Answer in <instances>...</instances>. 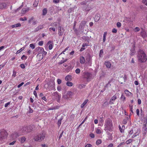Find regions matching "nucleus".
<instances>
[{
  "label": "nucleus",
  "instance_id": "1",
  "mask_svg": "<svg viewBox=\"0 0 147 147\" xmlns=\"http://www.w3.org/2000/svg\"><path fill=\"white\" fill-rule=\"evenodd\" d=\"M32 131V129L30 128V127L28 126L25 127H22L19 131V133L17 134V133L14 132L11 134L10 136V138L13 140L16 139L18 136L21 135H23L26 133Z\"/></svg>",
  "mask_w": 147,
  "mask_h": 147
},
{
  "label": "nucleus",
  "instance_id": "2",
  "mask_svg": "<svg viewBox=\"0 0 147 147\" xmlns=\"http://www.w3.org/2000/svg\"><path fill=\"white\" fill-rule=\"evenodd\" d=\"M32 131V129L30 128V127L28 126L25 127H22L19 131V133L17 134V133L14 132L11 134L10 136V138L13 140L16 139L18 136L21 135H23L26 133Z\"/></svg>",
  "mask_w": 147,
  "mask_h": 147
},
{
  "label": "nucleus",
  "instance_id": "3",
  "mask_svg": "<svg viewBox=\"0 0 147 147\" xmlns=\"http://www.w3.org/2000/svg\"><path fill=\"white\" fill-rule=\"evenodd\" d=\"M137 57L138 61L141 63H144L147 60V56L144 51L140 49L138 51Z\"/></svg>",
  "mask_w": 147,
  "mask_h": 147
},
{
  "label": "nucleus",
  "instance_id": "4",
  "mask_svg": "<svg viewBox=\"0 0 147 147\" xmlns=\"http://www.w3.org/2000/svg\"><path fill=\"white\" fill-rule=\"evenodd\" d=\"M8 133L4 129L0 130V141L2 143L6 142Z\"/></svg>",
  "mask_w": 147,
  "mask_h": 147
},
{
  "label": "nucleus",
  "instance_id": "5",
  "mask_svg": "<svg viewBox=\"0 0 147 147\" xmlns=\"http://www.w3.org/2000/svg\"><path fill=\"white\" fill-rule=\"evenodd\" d=\"M45 133L42 132L38 134L35 136L34 139L35 141L41 142L45 138Z\"/></svg>",
  "mask_w": 147,
  "mask_h": 147
},
{
  "label": "nucleus",
  "instance_id": "6",
  "mask_svg": "<svg viewBox=\"0 0 147 147\" xmlns=\"http://www.w3.org/2000/svg\"><path fill=\"white\" fill-rule=\"evenodd\" d=\"M82 76L84 80L88 82L90 81L91 80L92 74L88 72H85L83 73Z\"/></svg>",
  "mask_w": 147,
  "mask_h": 147
},
{
  "label": "nucleus",
  "instance_id": "7",
  "mask_svg": "<svg viewBox=\"0 0 147 147\" xmlns=\"http://www.w3.org/2000/svg\"><path fill=\"white\" fill-rule=\"evenodd\" d=\"M104 126H105V129L109 130L113 127V122L112 120L109 118L106 120L105 121Z\"/></svg>",
  "mask_w": 147,
  "mask_h": 147
},
{
  "label": "nucleus",
  "instance_id": "8",
  "mask_svg": "<svg viewBox=\"0 0 147 147\" xmlns=\"http://www.w3.org/2000/svg\"><path fill=\"white\" fill-rule=\"evenodd\" d=\"M34 51L38 53V54H42L44 51V49L42 47H38L35 49Z\"/></svg>",
  "mask_w": 147,
  "mask_h": 147
},
{
  "label": "nucleus",
  "instance_id": "9",
  "mask_svg": "<svg viewBox=\"0 0 147 147\" xmlns=\"http://www.w3.org/2000/svg\"><path fill=\"white\" fill-rule=\"evenodd\" d=\"M47 45H49V49L50 50H51L53 46V41L49 40L47 43Z\"/></svg>",
  "mask_w": 147,
  "mask_h": 147
},
{
  "label": "nucleus",
  "instance_id": "10",
  "mask_svg": "<svg viewBox=\"0 0 147 147\" xmlns=\"http://www.w3.org/2000/svg\"><path fill=\"white\" fill-rule=\"evenodd\" d=\"M117 99V96L116 94H115L110 99L109 103L110 104H114V101L115 100Z\"/></svg>",
  "mask_w": 147,
  "mask_h": 147
},
{
  "label": "nucleus",
  "instance_id": "11",
  "mask_svg": "<svg viewBox=\"0 0 147 147\" xmlns=\"http://www.w3.org/2000/svg\"><path fill=\"white\" fill-rule=\"evenodd\" d=\"M147 120L146 119L145 122H144V124L142 127V130L144 131L145 133H146L147 131V127H146Z\"/></svg>",
  "mask_w": 147,
  "mask_h": 147
},
{
  "label": "nucleus",
  "instance_id": "12",
  "mask_svg": "<svg viewBox=\"0 0 147 147\" xmlns=\"http://www.w3.org/2000/svg\"><path fill=\"white\" fill-rule=\"evenodd\" d=\"M36 57L39 61L41 60L43 58V55L41 54H38L36 56Z\"/></svg>",
  "mask_w": 147,
  "mask_h": 147
},
{
  "label": "nucleus",
  "instance_id": "13",
  "mask_svg": "<svg viewBox=\"0 0 147 147\" xmlns=\"http://www.w3.org/2000/svg\"><path fill=\"white\" fill-rule=\"evenodd\" d=\"M68 48V47H67L58 56V58H59L60 59L62 58V59H63V57L62 56L63 53H64L67 50ZM63 54H64V53H63Z\"/></svg>",
  "mask_w": 147,
  "mask_h": 147
},
{
  "label": "nucleus",
  "instance_id": "14",
  "mask_svg": "<svg viewBox=\"0 0 147 147\" xmlns=\"http://www.w3.org/2000/svg\"><path fill=\"white\" fill-rule=\"evenodd\" d=\"M124 92L126 95L127 96H131L132 93L130 92H129L127 90H125L124 91Z\"/></svg>",
  "mask_w": 147,
  "mask_h": 147
},
{
  "label": "nucleus",
  "instance_id": "15",
  "mask_svg": "<svg viewBox=\"0 0 147 147\" xmlns=\"http://www.w3.org/2000/svg\"><path fill=\"white\" fill-rule=\"evenodd\" d=\"M119 129L121 133H122L124 132L125 128L124 125H122V127H121V126L119 125Z\"/></svg>",
  "mask_w": 147,
  "mask_h": 147
},
{
  "label": "nucleus",
  "instance_id": "16",
  "mask_svg": "<svg viewBox=\"0 0 147 147\" xmlns=\"http://www.w3.org/2000/svg\"><path fill=\"white\" fill-rule=\"evenodd\" d=\"M141 34L143 38H144L147 36L146 32L144 30H143L141 32Z\"/></svg>",
  "mask_w": 147,
  "mask_h": 147
},
{
  "label": "nucleus",
  "instance_id": "17",
  "mask_svg": "<svg viewBox=\"0 0 147 147\" xmlns=\"http://www.w3.org/2000/svg\"><path fill=\"white\" fill-rule=\"evenodd\" d=\"M105 64L108 68H110L111 67V65L110 62L109 61H105Z\"/></svg>",
  "mask_w": 147,
  "mask_h": 147
},
{
  "label": "nucleus",
  "instance_id": "18",
  "mask_svg": "<svg viewBox=\"0 0 147 147\" xmlns=\"http://www.w3.org/2000/svg\"><path fill=\"white\" fill-rule=\"evenodd\" d=\"M26 140V138L24 136L21 137L20 139H19V141L20 142L21 144L24 143Z\"/></svg>",
  "mask_w": 147,
  "mask_h": 147
},
{
  "label": "nucleus",
  "instance_id": "19",
  "mask_svg": "<svg viewBox=\"0 0 147 147\" xmlns=\"http://www.w3.org/2000/svg\"><path fill=\"white\" fill-rule=\"evenodd\" d=\"M80 62L82 64H83L85 63V59L83 56H81L80 58Z\"/></svg>",
  "mask_w": 147,
  "mask_h": 147
},
{
  "label": "nucleus",
  "instance_id": "20",
  "mask_svg": "<svg viewBox=\"0 0 147 147\" xmlns=\"http://www.w3.org/2000/svg\"><path fill=\"white\" fill-rule=\"evenodd\" d=\"M88 101V99H87L85 100L83 103L81 105V108H83Z\"/></svg>",
  "mask_w": 147,
  "mask_h": 147
},
{
  "label": "nucleus",
  "instance_id": "21",
  "mask_svg": "<svg viewBox=\"0 0 147 147\" xmlns=\"http://www.w3.org/2000/svg\"><path fill=\"white\" fill-rule=\"evenodd\" d=\"M72 77L70 75H67L65 77V80L66 81H71V80Z\"/></svg>",
  "mask_w": 147,
  "mask_h": 147
},
{
  "label": "nucleus",
  "instance_id": "22",
  "mask_svg": "<svg viewBox=\"0 0 147 147\" xmlns=\"http://www.w3.org/2000/svg\"><path fill=\"white\" fill-rule=\"evenodd\" d=\"M21 26V24L20 23H18L15 25H12L11 26V27L12 28H14L18 27H20Z\"/></svg>",
  "mask_w": 147,
  "mask_h": 147
},
{
  "label": "nucleus",
  "instance_id": "23",
  "mask_svg": "<svg viewBox=\"0 0 147 147\" xmlns=\"http://www.w3.org/2000/svg\"><path fill=\"white\" fill-rule=\"evenodd\" d=\"M56 97L57 99V101L59 102H60L61 98V95L57 94Z\"/></svg>",
  "mask_w": 147,
  "mask_h": 147
},
{
  "label": "nucleus",
  "instance_id": "24",
  "mask_svg": "<svg viewBox=\"0 0 147 147\" xmlns=\"http://www.w3.org/2000/svg\"><path fill=\"white\" fill-rule=\"evenodd\" d=\"M6 5L5 3H0V8L2 9L5 8L6 6Z\"/></svg>",
  "mask_w": 147,
  "mask_h": 147
},
{
  "label": "nucleus",
  "instance_id": "25",
  "mask_svg": "<svg viewBox=\"0 0 147 147\" xmlns=\"http://www.w3.org/2000/svg\"><path fill=\"white\" fill-rule=\"evenodd\" d=\"M38 0H35V2L33 3V6L35 7H36L38 5Z\"/></svg>",
  "mask_w": 147,
  "mask_h": 147
},
{
  "label": "nucleus",
  "instance_id": "26",
  "mask_svg": "<svg viewBox=\"0 0 147 147\" xmlns=\"http://www.w3.org/2000/svg\"><path fill=\"white\" fill-rule=\"evenodd\" d=\"M107 32H105L103 36V42H105L106 41V37L107 35Z\"/></svg>",
  "mask_w": 147,
  "mask_h": 147
},
{
  "label": "nucleus",
  "instance_id": "27",
  "mask_svg": "<svg viewBox=\"0 0 147 147\" xmlns=\"http://www.w3.org/2000/svg\"><path fill=\"white\" fill-rule=\"evenodd\" d=\"M47 13V8H44L42 10V13L43 15L44 16Z\"/></svg>",
  "mask_w": 147,
  "mask_h": 147
},
{
  "label": "nucleus",
  "instance_id": "28",
  "mask_svg": "<svg viewBox=\"0 0 147 147\" xmlns=\"http://www.w3.org/2000/svg\"><path fill=\"white\" fill-rule=\"evenodd\" d=\"M86 23V22L85 21H83L81 23L80 26H81L82 27L83 26H84L85 25Z\"/></svg>",
  "mask_w": 147,
  "mask_h": 147
},
{
  "label": "nucleus",
  "instance_id": "29",
  "mask_svg": "<svg viewBox=\"0 0 147 147\" xmlns=\"http://www.w3.org/2000/svg\"><path fill=\"white\" fill-rule=\"evenodd\" d=\"M62 119V118H61L60 119H59V120H58L57 124L59 127L61 125V121Z\"/></svg>",
  "mask_w": 147,
  "mask_h": 147
},
{
  "label": "nucleus",
  "instance_id": "30",
  "mask_svg": "<svg viewBox=\"0 0 147 147\" xmlns=\"http://www.w3.org/2000/svg\"><path fill=\"white\" fill-rule=\"evenodd\" d=\"M66 85L68 86H72L73 84L70 82L67 81L66 83Z\"/></svg>",
  "mask_w": 147,
  "mask_h": 147
},
{
  "label": "nucleus",
  "instance_id": "31",
  "mask_svg": "<svg viewBox=\"0 0 147 147\" xmlns=\"http://www.w3.org/2000/svg\"><path fill=\"white\" fill-rule=\"evenodd\" d=\"M102 143V140L100 139H98L96 140V144L97 145H98Z\"/></svg>",
  "mask_w": 147,
  "mask_h": 147
},
{
  "label": "nucleus",
  "instance_id": "32",
  "mask_svg": "<svg viewBox=\"0 0 147 147\" xmlns=\"http://www.w3.org/2000/svg\"><path fill=\"white\" fill-rule=\"evenodd\" d=\"M25 49V47H22L21 48L20 50L18 51L16 53V54H18L21 51Z\"/></svg>",
  "mask_w": 147,
  "mask_h": 147
},
{
  "label": "nucleus",
  "instance_id": "33",
  "mask_svg": "<svg viewBox=\"0 0 147 147\" xmlns=\"http://www.w3.org/2000/svg\"><path fill=\"white\" fill-rule=\"evenodd\" d=\"M132 140L131 139H129L127 140L126 142V143L127 144H128L132 142Z\"/></svg>",
  "mask_w": 147,
  "mask_h": 147
},
{
  "label": "nucleus",
  "instance_id": "34",
  "mask_svg": "<svg viewBox=\"0 0 147 147\" xmlns=\"http://www.w3.org/2000/svg\"><path fill=\"white\" fill-rule=\"evenodd\" d=\"M28 9H22V14H25L26 13V12L28 11Z\"/></svg>",
  "mask_w": 147,
  "mask_h": 147
},
{
  "label": "nucleus",
  "instance_id": "35",
  "mask_svg": "<svg viewBox=\"0 0 147 147\" xmlns=\"http://www.w3.org/2000/svg\"><path fill=\"white\" fill-rule=\"evenodd\" d=\"M121 100L123 101H125V100L126 98L123 94H122L121 96Z\"/></svg>",
  "mask_w": 147,
  "mask_h": 147
},
{
  "label": "nucleus",
  "instance_id": "36",
  "mask_svg": "<svg viewBox=\"0 0 147 147\" xmlns=\"http://www.w3.org/2000/svg\"><path fill=\"white\" fill-rule=\"evenodd\" d=\"M49 30L50 32H51V30H52L53 32L56 31V28H55L51 27L49 28Z\"/></svg>",
  "mask_w": 147,
  "mask_h": 147
},
{
  "label": "nucleus",
  "instance_id": "37",
  "mask_svg": "<svg viewBox=\"0 0 147 147\" xmlns=\"http://www.w3.org/2000/svg\"><path fill=\"white\" fill-rule=\"evenodd\" d=\"M85 86H86V85L84 84H80V85H79V88L80 89H82L84 88Z\"/></svg>",
  "mask_w": 147,
  "mask_h": 147
},
{
  "label": "nucleus",
  "instance_id": "38",
  "mask_svg": "<svg viewBox=\"0 0 147 147\" xmlns=\"http://www.w3.org/2000/svg\"><path fill=\"white\" fill-rule=\"evenodd\" d=\"M91 9V7H88V5L87 6L86 8L85 9V10L86 11H88Z\"/></svg>",
  "mask_w": 147,
  "mask_h": 147
},
{
  "label": "nucleus",
  "instance_id": "39",
  "mask_svg": "<svg viewBox=\"0 0 147 147\" xmlns=\"http://www.w3.org/2000/svg\"><path fill=\"white\" fill-rule=\"evenodd\" d=\"M129 108L130 109V111L133 113V105H129Z\"/></svg>",
  "mask_w": 147,
  "mask_h": 147
},
{
  "label": "nucleus",
  "instance_id": "40",
  "mask_svg": "<svg viewBox=\"0 0 147 147\" xmlns=\"http://www.w3.org/2000/svg\"><path fill=\"white\" fill-rule=\"evenodd\" d=\"M16 72L15 70L13 71V74H12V77L14 78L16 76Z\"/></svg>",
  "mask_w": 147,
  "mask_h": 147
},
{
  "label": "nucleus",
  "instance_id": "41",
  "mask_svg": "<svg viewBox=\"0 0 147 147\" xmlns=\"http://www.w3.org/2000/svg\"><path fill=\"white\" fill-rule=\"evenodd\" d=\"M27 20V19L25 17H24V18H21L20 19V20L22 21H26Z\"/></svg>",
  "mask_w": 147,
  "mask_h": 147
},
{
  "label": "nucleus",
  "instance_id": "42",
  "mask_svg": "<svg viewBox=\"0 0 147 147\" xmlns=\"http://www.w3.org/2000/svg\"><path fill=\"white\" fill-rule=\"evenodd\" d=\"M96 132L97 134H100L101 133V131L100 129H97L96 130Z\"/></svg>",
  "mask_w": 147,
  "mask_h": 147
},
{
  "label": "nucleus",
  "instance_id": "43",
  "mask_svg": "<svg viewBox=\"0 0 147 147\" xmlns=\"http://www.w3.org/2000/svg\"><path fill=\"white\" fill-rule=\"evenodd\" d=\"M27 57H26L24 55H23L21 57V59L22 60L26 59H27Z\"/></svg>",
  "mask_w": 147,
  "mask_h": 147
},
{
  "label": "nucleus",
  "instance_id": "44",
  "mask_svg": "<svg viewBox=\"0 0 147 147\" xmlns=\"http://www.w3.org/2000/svg\"><path fill=\"white\" fill-rule=\"evenodd\" d=\"M80 70L79 68H77L76 70V73L77 74L80 73Z\"/></svg>",
  "mask_w": 147,
  "mask_h": 147
},
{
  "label": "nucleus",
  "instance_id": "45",
  "mask_svg": "<svg viewBox=\"0 0 147 147\" xmlns=\"http://www.w3.org/2000/svg\"><path fill=\"white\" fill-rule=\"evenodd\" d=\"M43 41H40L38 43V45L40 46H42L43 45Z\"/></svg>",
  "mask_w": 147,
  "mask_h": 147
},
{
  "label": "nucleus",
  "instance_id": "46",
  "mask_svg": "<svg viewBox=\"0 0 147 147\" xmlns=\"http://www.w3.org/2000/svg\"><path fill=\"white\" fill-rule=\"evenodd\" d=\"M30 47L32 48V49H34L35 48V45L32 44H31L30 45Z\"/></svg>",
  "mask_w": 147,
  "mask_h": 147
},
{
  "label": "nucleus",
  "instance_id": "47",
  "mask_svg": "<svg viewBox=\"0 0 147 147\" xmlns=\"http://www.w3.org/2000/svg\"><path fill=\"white\" fill-rule=\"evenodd\" d=\"M117 26L118 28H120L121 27V24L120 22H118L117 24Z\"/></svg>",
  "mask_w": 147,
  "mask_h": 147
},
{
  "label": "nucleus",
  "instance_id": "48",
  "mask_svg": "<svg viewBox=\"0 0 147 147\" xmlns=\"http://www.w3.org/2000/svg\"><path fill=\"white\" fill-rule=\"evenodd\" d=\"M61 28V27H60V28ZM58 34L59 36H61L63 34V33L61 32V29H60L59 31Z\"/></svg>",
  "mask_w": 147,
  "mask_h": 147
},
{
  "label": "nucleus",
  "instance_id": "49",
  "mask_svg": "<svg viewBox=\"0 0 147 147\" xmlns=\"http://www.w3.org/2000/svg\"><path fill=\"white\" fill-rule=\"evenodd\" d=\"M16 142V140H14L12 142L10 143L9 144V145H13L15 144Z\"/></svg>",
  "mask_w": 147,
  "mask_h": 147
},
{
  "label": "nucleus",
  "instance_id": "50",
  "mask_svg": "<svg viewBox=\"0 0 147 147\" xmlns=\"http://www.w3.org/2000/svg\"><path fill=\"white\" fill-rule=\"evenodd\" d=\"M103 53V52L102 49H101L99 53V56L100 57H101V55H102Z\"/></svg>",
  "mask_w": 147,
  "mask_h": 147
},
{
  "label": "nucleus",
  "instance_id": "51",
  "mask_svg": "<svg viewBox=\"0 0 147 147\" xmlns=\"http://www.w3.org/2000/svg\"><path fill=\"white\" fill-rule=\"evenodd\" d=\"M57 83L58 84H60L61 83V79H58L57 80Z\"/></svg>",
  "mask_w": 147,
  "mask_h": 147
},
{
  "label": "nucleus",
  "instance_id": "52",
  "mask_svg": "<svg viewBox=\"0 0 147 147\" xmlns=\"http://www.w3.org/2000/svg\"><path fill=\"white\" fill-rule=\"evenodd\" d=\"M34 19V18L33 17H32L28 21V22L29 23H30L32 20H33Z\"/></svg>",
  "mask_w": 147,
  "mask_h": 147
},
{
  "label": "nucleus",
  "instance_id": "53",
  "mask_svg": "<svg viewBox=\"0 0 147 147\" xmlns=\"http://www.w3.org/2000/svg\"><path fill=\"white\" fill-rule=\"evenodd\" d=\"M142 2L144 4L147 6V0H143Z\"/></svg>",
  "mask_w": 147,
  "mask_h": 147
},
{
  "label": "nucleus",
  "instance_id": "54",
  "mask_svg": "<svg viewBox=\"0 0 147 147\" xmlns=\"http://www.w3.org/2000/svg\"><path fill=\"white\" fill-rule=\"evenodd\" d=\"M20 66L22 68L24 69L25 68V65L23 64H21Z\"/></svg>",
  "mask_w": 147,
  "mask_h": 147
},
{
  "label": "nucleus",
  "instance_id": "55",
  "mask_svg": "<svg viewBox=\"0 0 147 147\" xmlns=\"http://www.w3.org/2000/svg\"><path fill=\"white\" fill-rule=\"evenodd\" d=\"M88 44L86 43H83V45H82V47H83L84 48L85 47H87V46H88Z\"/></svg>",
  "mask_w": 147,
  "mask_h": 147
},
{
  "label": "nucleus",
  "instance_id": "56",
  "mask_svg": "<svg viewBox=\"0 0 147 147\" xmlns=\"http://www.w3.org/2000/svg\"><path fill=\"white\" fill-rule=\"evenodd\" d=\"M63 131L61 132V134L60 135H59V139L60 140L62 136V135H63Z\"/></svg>",
  "mask_w": 147,
  "mask_h": 147
},
{
  "label": "nucleus",
  "instance_id": "57",
  "mask_svg": "<svg viewBox=\"0 0 147 147\" xmlns=\"http://www.w3.org/2000/svg\"><path fill=\"white\" fill-rule=\"evenodd\" d=\"M38 27L39 29H41L43 28L44 26L43 25H40Z\"/></svg>",
  "mask_w": 147,
  "mask_h": 147
},
{
  "label": "nucleus",
  "instance_id": "58",
  "mask_svg": "<svg viewBox=\"0 0 147 147\" xmlns=\"http://www.w3.org/2000/svg\"><path fill=\"white\" fill-rule=\"evenodd\" d=\"M29 113H32L33 112V110L30 107H29Z\"/></svg>",
  "mask_w": 147,
  "mask_h": 147
},
{
  "label": "nucleus",
  "instance_id": "59",
  "mask_svg": "<svg viewBox=\"0 0 147 147\" xmlns=\"http://www.w3.org/2000/svg\"><path fill=\"white\" fill-rule=\"evenodd\" d=\"M24 84V82H22L19 84L17 87L18 88H20V87H21L22 85H23Z\"/></svg>",
  "mask_w": 147,
  "mask_h": 147
},
{
  "label": "nucleus",
  "instance_id": "60",
  "mask_svg": "<svg viewBox=\"0 0 147 147\" xmlns=\"http://www.w3.org/2000/svg\"><path fill=\"white\" fill-rule=\"evenodd\" d=\"M117 30L116 28H113L112 30V32L114 33H116L117 32Z\"/></svg>",
  "mask_w": 147,
  "mask_h": 147
},
{
  "label": "nucleus",
  "instance_id": "61",
  "mask_svg": "<svg viewBox=\"0 0 147 147\" xmlns=\"http://www.w3.org/2000/svg\"><path fill=\"white\" fill-rule=\"evenodd\" d=\"M135 30L136 32H138L140 30V29L138 27H137L135 28Z\"/></svg>",
  "mask_w": 147,
  "mask_h": 147
},
{
  "label": "nucleus",
  "instance_id": "62",
  "mask_svg": "<svg viewBox=\"0 0 147 147\" xmlns=\"http://www.w3.org/2000/svg\"><path fill=\"white\" fill-rule=\"evenodd\" d=\"M90 137H91L92 138H94V137H95L94 135L93 134H92V133L90 134Z\"/></svg>",
  "mask_w": 147,
  "mask_h": 147
},
{
  "label": "nucleus",
  "instance_id": "63",
  "mask_svg": "<svg viewBox=\"0 0 147 147\" xmlns=\"http://www.w3.org/2000/svg\"><path fill=\"white\" fill-rule=\"evenodd\" d=\"M136 114L138 116H139L140 115V111L138 109H137L136 110Z\"/></svg>",
  "mask_w": 147,
  "mask_h": 147
},
{
  "label": "nucleus",
  "instance_id": "64",
  "mask_svg": "<svg viewBox=\"0 0 147 147\" xmlns=\"http://www.w3.org/2000/svg\"><path fill=\"white\" fill-rule=\"evenodd\" d=\"M92 145L90 144H87L85 146V147H91Z\"/></svg>",
  "mask_w": 147,
  "mask_h": 147
}]
</instances>
